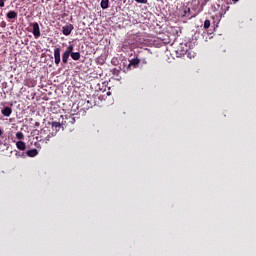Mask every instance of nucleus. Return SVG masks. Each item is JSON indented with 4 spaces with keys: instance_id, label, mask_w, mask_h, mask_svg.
<instances>
[{
    "instance_id": "19",
    "label": "nucleus",
    "mask_w": 256,
    "mask_h": 256,
    "mask_svg": "<svg viewBox=\"0 0 256 256\" xmlns=\"http://www.w3.org/2000/svg\"><path fill=\"white\" fill-rule=\"evenodd\" d=\"M233 2H239V0H232Z\"/></svg>"
},
{
    "instance_id": "5",
    "label": "nucleus",
    "mask_w": 256,
    "mask_h": 256,
    "mask_svg": "<svg viewBox=\"0 0 256 256\" xmlns=\"http://www.w3.org/2000/svg\"><path fill=\"white\" fill-rule=\"evenodd\" d=\"M6 18H8V20H17L18 12H15V10H10V12H7Z\"/></svg>"
},
{
    "instance_id": "13",
    "label": "nucleus",
    "mask_w": 256,
    "mask_h": 256,
    "mask_svg": "<svg viewBox=\"0 0 256 256\" xmlns=\"http://www.w3.org/2000/svg\"><path fill=\"white\" fill-rule=\"evenodd\" d=\"M61 122H52V127L54 128H60Z\"/></svg>"
},
{
    "instance_id": "7",
    "label": "nucleus",
    "mask_w": 256,
    "mask_h": 256,
    "mask_svg": "<svg viewBox=\"0 0 256 256\" xmlns=\"http://www.w3.org/2000/svg\"><path fill=\"white\" fill-rule=\"evenodd\" d=\"M140 62H141V60H139V58H132L130 60L129 65L134 66V68H137L139 66Z\"/></svg>"
},
{
    "instance_id": "12",
    "label": "nucleus",
    "mask_w": 256,
    "mask_h": 256,
    "mask_svg": "<svg viewBox=\"0 0 256 256\" xmlns=\"http://www.w3.org/2000/svg\"><path fill=\"white\" fill-rule=\"evenodd\" d=\"M210 26H211L210 20H205V21H204V29H205V30H208V28H210Z\"/></svg>"
},
{
    "instance_id": "14",
    "label": "nucleus",
    "mask_w": 256,
    "mask_h": 256,
    "mask_svg": "<svg viewBox=\"0 0 256 256\" xmlns=\"http://www.w3.org/2000/svg\"><path fill=\"white\" fill-rule=\"evenodd\" d=\"M138 4H147L148 0H135Z\"/></svg>"
},
{
    "instance_id": "2",
    "label": "nucleus",
    "mask_w": 256,
    "mask_h": 256,
    "mask_svg": "<svg viewBox=\"0 0 256 256\" xmlns=\"http://www.w3.org/2000/svg\"><path fill=\"white\" fill-rule=\"evenodd\" d=\"M30 26H32V34H34V38H40L41 30L38 22H33Z\"/></svg>"
},
{
    "instance_id": "15",
    "label": "nucleus",
    "mask_w": 256,
    "mask_h": 256,
    "mask_svg": "<svg viewBox=\"0 0 256 256\" xmlns=\"http://www.w3.org/2000/svg\"><path fill=\"white\" fill-rule=\"evenodd\" d=\"M4 2H3V0H0V8H4Z\"/></svg>"
},
{
    "instance_id": "18",
    "label": "nucleus",
    "mask_w": 256,
    "mask_h": 256,
    "mask_svg": "<svg viewBox=\"0 0 256 256\" xmlns=\"http://www.w3.org/2000/svg\"><path fill=\"white\" fill-rule=\"evenodd\" d=\"M2 2H3V5L5 6V2H7V0H2Z\"/></svg>"
},
{
    "instance_id": "16",
    "label": "nucleus",
    "mask_w": 256,
    "mask_h": 256,
    "mask_svg": "<svg viewBox=\"0 0 256 256\" xmlns=\"http://www.w3.org/2000/svg\"><path fill=\"white\" fill-rule=\"evenodd\" d=\"M188 12H190V8H186V9L184 10V15L186 16V14H187Z\"/></svg>"
},
{
    "instance_id": "17",
    "label": "nucleus",
    "mask_w": 256,
    "mask_h": 256,
    "mask_svg": "<svg viewBox=\"0 0 256 256\" xmlns=\"http://www.w3.org/2000/svg\"><path fill=\"white\" fill-rule=\"evenodd\" d=\"M3 134V130L0 128V136H2Z\"/></svg>"
},
{
    "instance_id": "8",
    "label": "nucleus",
    "mask_w": 256,
    "mask_h": 256,
    "mask_svg": "<svg viewBox=\"0 0 256 256\" xmlns=\"http://www.w3.org/2000/svg\"><path fill=\"white\" fill-rule=\"evenodd\" d=\"M16 147L19 150H26V143L23 142V140H20V141L16 142Z\"/></svg>"
},
{
    "instance_id": "21",
    "label": "nucleus",
    "mask_w": 256,
    "mask_h": 256,
    "mask_svg": "<svg viewBox=\"0 0 256 256\" xmlns=\"http://www.w3.org/2000/svg\"><path fill=\"white\" fill-rule=\"evenodd\" d=\"M72 121H75V118H72Z\"/></svg>"
},
{
    "instance_id": "9",
    "label": "nucleus",
    "mask_w": 256,
    "mask_h": 256,
    "mask_svg": "<svg viewBox=\"0 0 256 256\" xmlns=\"http://www.w3.org/2000/svg\"><path fill=\"white\" fill-rule=\"evenodd\" d=\"M26 154L30 157L37 156L38 150L37 148H32L31 150H27Z\"/></svg>"
},
{
    "instance_id": "11",
    "label": "nucleus",
    "mask_w": 256,
    "mask_h": 256,
    "mask_svg": "<svg viewBox=\"0 0 256 256\" xmlns=\"http://www.w3.org/2000/svg\"><path fill=\"white\" fill-rule=\"evenodd\" d=\"M16 138H18V141L24 140L25 136L23 132H16Z\"/></svg>"
},
{
    "instance_id": "6",
    "label": "nucleus",
    "mask_w": 256,
    "mask_h": 256,
    "mask_svg": "<svg viewBox=\"0 0 256 256\" xmlns=\"http://www.w3.org/2000/svg\"><path fill=\"white\" fill-rule=\"evenodd\" d=\"M13 110L10 106H4V108H2V114L3 116H11Z\"/></svg>"
},
{
    "instance_id": "1",
    "label": "nucleus",
    "mask_w": 256,
    "mask_h": 256,
    "mask_svg": "<svg viewBox=\"0 0 256 256\" xmlns=\"http://www.w3.org/2000/svg\"><path fill=\"white\" fill-rule=\"evenodd\" d=\"M73 50H74V46L72 44L67 46L65 52H63L62 54L63 64H68V59L70 58V56L73 60H80L81 58L80 52H73Z\"/></svg>"
},
{
    "instance_id": "20",
    "label": "nucleus",
    "mask_w": 256,
    "mask_h": 256,
    "mask_svg": "<svg viewBox=\"0 0 256 256\" xmlns=\"http://www.w3.org/2000/svg\"><path fill=\"white\" fill-rule=\"evenodd\" d=\"M107 94L109 95V94H111V92H107Z\"/></svg>"
},
{
    "instance_id": "10",
    "label": "nucleus",
    "mask_w": 256,
    "mask_h": 256,
    "mask_svg": "<svg viewBox=\"0 0 256 256\" xmlns=\"http://www.w3.org/2000/svg\"><path fill=\"white\" fill-rule=\"evenodd\" d=\"M100 6L103 10H107L109 8V0H101Z\"/></svg>"
},
{
    "instance_id": "4",
    "label": "nucleus",
    "mask_w": 256,
    "mask_h": 256,
    "mask_svg": "<svg viewBox=\"0 0 256 256\" xmlns=\"http://www.w3.org/2000/svg\"><path fill=\"white\" fill-rule=\"evenodd\" d=\"M73 30H74L73 24H68L67 26L62 27V32L65 36H70Z\"/></svg>"
},
{
    "instance_id": "3",
    "label": "nucleus",
    "mask_w": 256,
    "mask_h": 256,
    "mask_svg": "<svg viewBox=\"0 0 256 256\" xmlns=\"http://www.w3.org/2000/svg\"><path fill=\"white\" fill-rule=\"evenodd\" d=\"M54 60L56 66H59V64L61 63V48L54 49Z\"/></svg>"
}]
</instances>
